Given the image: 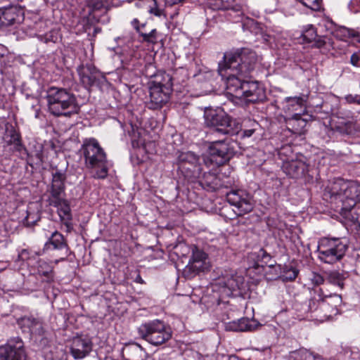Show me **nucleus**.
<instances>
[{
	"label": "nucleus",
	"mask_w": 360,
	"mask_h": 360,
	"mask_svg": "<svg viewBox=\"0 0 360 360\" xmlns=\"http://www.w3.org/2000/svg\"><path fill=\"white\" fill-rule=\"evenodd\" d=\"M307 165L299 160L285 161L282 166L283 172L290 177L295 179L302 177L307 171Z\"/></svg>",
	"instance_id": "f3484780"
},
{
	"label": "nucleus",
	"mask_w": 360,
	"mask_h": 360,
	"mask_svg": "<svg viewBox=\"0 0 360 360\" xmlns=\"http://www.w3.org/2000/svg\"><path fill=\"white\" fill-rule=\"evenodd\" d=\"M203 179L205 181V183L207 184L209 186L211 185L212 182L210 181V179H214L215 177L214 175H212V174L210 173H208V174H203Z\"/></svg>",
	"instance_id": "a18cd8bd"
},
{
	"label": "nucleus",
	"mask_w": 360,
	"mask_h": 360,
	"mask_svg": "<svg viewBox=\"0 0 360 360\" xmlns=\"http://www.w3.org/2000/svg\"><path fill=\"white\" fill-rule=\"evenodd\" d=\"M342 302V297L337 293H333L325 288H316L311 290V297L309 302L308 310L316 313V319L321 320L330 317L337 311L338 306Z\"/></svg>",
	"instance_id": "39448f33"
},
{
	"label": "nucleus",
	"mask_w": 360,
	"mask_h": 360,
	"mask_svg": "<svg viewBox=\"0 0 360 360\" xmlns=\"http://www.w3.org/2000/svg\"><path fill=\"white\" fill-rule=\"evenodd\" d=\"M22 12L16 7L0 9V27H7L20 22Z\"/></svg>",
	"instance_id": "aec40b11"
},
{
	"label": "nucleus",
	"mask_w": 360,
	"mask_h": 360,
	"mask_svg": "<svg viewBox=\"0 0 360 360\" xmlns=\"http://www.w3.org/2000/svg\"><path fill=\"white\" fill-rule=\"evenodd\" d=\"M292 360H316V356L306 349H300L290 353Z\"/></svg>",
	"instance_id": "7c9ffc66"
},
{
	"label": "nucleus",
	"mask_w": 360,
	"mask_h": 360,
	"mask_svg": "<svg viewBox=\"0 0 360 360\" xmlns=\"http://www.w3.org/2000/svg\"><path fill=\"white\" fill-rule=\"evenodd\" d=\"M29 218H30V214H28L26 217V220L27 221V223H32V221H29Z\"/></svg>",
	"instance_id": "864d4df0"
},
{
	"label": "nucleus",
	"mask_w": 360,
	"mask_h": 360,
	"mask_svg": "<svg viewBox=\"0 0 360 360\" xmlns=\"http://www.w3.org/2000/svg\"><path fill=\"white\" fill-rule=\"evenodd\" d=\"M345 278L344 274H341L338 271H331L328 274V281L330 283L338 285L342 289L344 288Z\"/></svg>",
	"instance_id": "2f4dec72"
},
{
	"label": "nucleus",
	"mask_w": 360,
	"mask_h": 360,
	"mask_svg": "<svg viewBox=\"0 0 360 360\" xmlns=\"http://www.w3.org/2000/svg\"><path fill=\"white\" fill-rule=\"evenodd\" d=\"M345 100L349 104L360 105V95L359 94H348L345 96Z\"/></svg>",
	"instance_id": "ea45409f"
},
{
	"label": "nucleus",
	"mask_w": 360,
	"mask_h": 360,
	"mask_svg": "<svg viewBox=\"0 0 360 360\" xmlns=\"http://www.w3.org/2000/svg\"><path fill=\"white\" fill-rule=\"evenodd\" d=\"M46 99L49 111L56 117H70L77 114L80 109L75 95L65 88H49Z\"/></svg>",
	"instance_id": "7ed1b4c3"
},
{
	"label": "nucleus",
	"mask_w": 360,
	"mask_h": 360,
	"mask_svg": "<svg viewBox=\"0 0 360 360\" xmlns=\"http://www.w3.org/2000/svg\"><path fill=\"white\" fill-rule=\"evenodd\" d=\"M255 131V128H252L250 129H244L243 131L242 136L243 137H250L254 134Z\"/></svg>",
	"instance_id": "49530a36"
},
{
	"label": "nucleus",
	"mask_w": 360,
	"mask_h": 360,
	"mask_svg": "<svg viewBox=\"0 0 360 360\" xmlns=\"http://www.w3.org/2000/svg\"><path fill=\"white\" fill-rule=\"evenodd\" d=\"M6 131L9 134H5L3 139L5 141L6 146H14V150L18 152L24 151L27 153L26 148L21 143L20 135L15 131L13 126L8 123L6 124Z\"/></svg>",
	"instance_id": "412c9836"
},
{
	"label": "nucleus",
	"mask_w": 360,
	"mask_h": 360,
	"mask_svg": "<svg viewBox=\"0 0 360 360\" xmlns=\"http://www.w3.org/2000/svg\"><path fill=\"white\" fill-rule=\"evenodd\" d=\"M285 110L289 112H294L298 110L301 111L304 109L306 100L304 97L301 96L287 97L285 99Z\"/></svg>",
	"instance_id": "a878e982"
},
{
	"label": "nucleus",
	"mask_w": 360,
	"mask_h": 360,
	"mask_svg": "<svg viewBox=\"0 0 360 360\" xmlns=\"http://www.w3.org/2000/svg\"><path fill=\"white\" fill-rule=\"evenodd\" d=\"M0 360H27L24 343L20 338L9 339L0 346Z\"/></svg>",
	"instance_id": "9d476101"
},
{
	"label": "nucleus",
	"mask_w": 360,
	"mask_h": 360,
	"mask_svg": "<svg viewBox=\"0 0 360 360\" xmlns=\"http://www.w3.org/2000/svg\"><path fill=\"white\" fill-rule=\"evenodd\" d=\"M122 355L124 360H144L146 352L140 345L129 342L122 347Z\"/></svg>",
	"instance_id": "6ab92c4d"
},
{
	"label": "nucleus",
	"mask_w": 360,
	"mask_h": 360,
	"mask_svg": "<svg viewBox=\"0 0 360 360\" xmlns=\"http://www.w3.org/2000/svg\"><path fill=\"white\" fill-rule=\"evenodd\" d=\"M350 63L355 67H360V51L354 53L350 57Z\"/></svg>",
	"instance_id": "a19ab883"
},
{
	"label": "nucleus",
	"mask_w": 360,
	"mask_h": 360,
	"mask_svg": "<svg viewBox=\"0 0 360 360\" xmlns=\"http://www.w3.org/2000/svg\"><path fill=\"white\" fill-rule=\"evenodd\" d=\"M224 64H219V72L226 80L229 93L238 98L255 103L262 99L264 91L257 82L244 79L254 70L257 61L256 53L243 49L236 53H226Z\"/></svg>",
	"instance_id": "f257e3e1"
},
{
	"label": "nucleus",
	"mask_w": 360,
	"mask_h": 360,
	"mask_svg": "<svg viewBox=\"0 0 360 360\" xmlns=\"http://www.w3.org/2000/svg\"><path fill=\"white\" fill-rule=\"evenodd\" d=\"M347 250V245L340 238H321L318 242V258L327 264L340 261Z\"/></svg>",
	"instance_id": "0eeeda50"
},
{
	"label": "nucleus",
	"mask_w": 360,
	"mask_h": 360,
	"mask_svg": "<svg viewBox=\"0 0 360 360\" xmlns=\"http://www.w3.org/2000/svg\"><path fill=\"white\" fill-rule=\"evenodd\" d=\"M229 203L233 205L238 215H243L252 211L253 208L250 195L243 190L231 191L226 195Z\"/></svg>",
	"instance_id": "9b49d317"
},
{
	"label": "nucleus",
	"mask_w": 360,
	"mask_h": 360,
	"mask_svg": "<svg viewBox=\"0 0 360 360\" xmlns=\"http://www.w3.org/2000/svg\"><path fill=\"white\" fill-rule=\"evenodd\" d=\"M313 41L314 43V46L319 48V49H322V48L328 49L330 46H332V43H331L330 39L326 37H318L317 36L316 39L314 40Z\"/></svg>",
	"instance_id": "4c0bfd02"
},
{
	"label": "nucleus",
	"mask_w": 360,
	"mask_h": 360,
	"mask_svg": "<svg viewBox=\"0 0 360 360\" xmlns=\"http://www.w3.org/2000/svg\"><path fill=\"white\" fill-rule=\"evenodd\" d=\"M353 33L352 29L340 27L335 30V35L337 38L341 40L347 41L348 39L352 38V35L354 34Z\"/></svg>",
	"instance_id": "f704fd0d"
},
{
	"label": "nucleus",
	"mask_w": 360,
	"mask_h": 360,
	"mask_svg": "<svg viewBox=\"0 0 360 360\" xmlns=\"http://www.w3.org/2000/svg\"><path fill=\"white\" fill-rule=\"evenodd\" d=\"M65 250L64 255L59 260L64 261L69 255V247L64 236L56 231L52 233L48 241L44 244V250Z\"/></svg>",
	"instance_id": "dca6fc26"
},
{
	"label": "nucleus",
	"mask_w": 360,
	"mask_h": 360,
	"mask_svg": "<svg viewBox=\"0 0 360 360\" xmlns=\"http://www.w3.org/2000/svg\"><path fill=\"white\" fill-rule=\"evenodd\" d=\"M259 256H262V257H269V255L263 249L259 250Z\"/></svg>",
	"instance_id": "8fccbe9b"
},
{
	"label": "nucleus",
	"mask_w": 360,
	"mask_h": 360,
	"mask_svg": "<svg viewBox=\"0 0 360 360\" xmlns=\"http://www.w3.org/2000/svg\"><path fill=\"white\" fill-rule=\"evenodd\" d=\"M302 36L306 42H312L317 37L316 30L312 25H308L302 31Z\"/></svg>",
	"instance_id": "473e14b6"
},
{
	"label": "nucleus",
	"mask_w": 360,
	"mask_h": 360,
	"mask_svg": "<svg viewBox=\"0 0 360 360\" xmlns=\"http://www.w3.org/2000/svg\"><path fill=\"white\" fill-rule=\"evenodd\" d=\"M150 86H160L161 89L171 91L172 86V78L166 73H160L154 76V79L150 82Z\"/></svg>",
	"instance_id": "cd10ccee"
},
{
	"label": "nucleus",
	"mask_w": 360,
	"mask_h": 360,
	"mask_svg": "<svg viewBox=\"0 0 360 360\" xmlns=\"http://www.w3.org/2000/svg\"><path fill=\"white\" fill-rule=\"evenodd\" d=\"M131 24L139 36L142 37L141 41L151 44H155L158 42V35L156 29H153L149 32H143L140 27L141 24L137 18H134Z\"/></svg>",
	"instance_id": "393cba45"
},
{
	"label": "nucleus",
	"mask_w": 360,
	"mask_h": 360,
	"mask_svg": "<svg viewBox=\"0 0 360 360\" xmlns=\"http://www.w3.org/2000/svg\"><path fill=\"white\" fill-rule=\"evenodd\" d=\"M189 261H209L208 255L197 246L192 247V255Z\"/></svg>",
	"instance_id": "72a5a7b5"
},
{
	"label": "nucleus",
	"mask_w": 360,
	"mask_h": 360,
	"mask_svg": "<svg viewBox=\"0 0 360 360\" xmlns=\"http://www.w3.org/2000/svg\"><path fill=\"white\" fill-rule=\"evenodd\" d=\"M297 272L295 270H293L292 271V274L290 276L289 278L290 280H293L297 277Z\"/></svg>",
	"instance_id": "3c124183"
},
{
	"label": "nucleus",
	"mask_w": 360,
	"mask_h": 360,
	"mask_svg": "<svg viewBox=\"0 0 360 360\" xmlns=\"http://www.w3.org/2000/svg\"><path fill=\"white\" fill-rule=\"evenodd\" d=\"M146 5L148 6V11L150 14L155 16H161L162 10L159 8L156 0H144Z\"/></svg>",
	"instance_id": "e433bc0d"
},
{
	"label": "nucleus",
	"mask_w": 360,
	"mask_h": 360,
	"mask_svg": "<svg viewBox=\"0 0 360 360\" xmlns=\"http://www.w3.org/2000/svg\"><path fill=\"white\" fill-rule=\"evenodd\" d=\"M92 347V342L89 338L77 336L72 340L70 352L75 359H82L89 354Z\"/></svg>",
	"instance_id": "f8f14e48"
},
{
	"label": "nucleus",
	"mask_w": 360,
	"mask_h": 360,
	"mask_svg": "<svg viewBox=\"0 0 360 360\" xmlns=\"http://www.w3.org/2000/svg\"><path fill=\"white\" fill-rule=\"evenodd\" d=\"M224 10L236 13V17L240 18L244 13L245 5L243 0H224Z\"/></svg>",
	"instance_id": "bb28decb"
},
{
	"label": "nucleus",
	"mask_w": 360,
	"mask_h": 360,
	"mask_svg": "<svg viewBox=\"0 0 360 360\" xmlns=\"http://www.w3.org/2000/svg\"><path fill=\"white\" fill-rule=\"evenodd\" d=\"M71 221H72V219L61 220L62 224L66 228L65 231L67 233L71 232L72 229H73V226H72V224Z\"/></svg>",
	"instance_id": "37998d69"
},
{
	"label": "nucleus",
	"mask_w": 360,
	"mask_h": 360,
	"mask_svg": "<svg viewBox=\"0 0 360 360\" xmlns=\"http://www.w3.org/2000/svg\"><path fill=\"white\" fill-rule=\"evenodd\" d=\"M180 168L191 172L192 176L200 178L201 167L199 165V158L193 152H186L179 155Z\"/></svg>",
	"instance_id": "4468645a"
},
{
	"label": "nucleus",
	"mask_w": 360,
	"mask_h": 360,
	"mask_svg": "<svg viewBox=\"0 0 360 360\" xmlns=\"http://www.w3.org/2000/svg\"><path fill=\"white\" fill-rule=\"evenodd\" d=\"M211 6L213 9L224 10V0H214Z\"/></svg>",
	"instance_id": "79ce46f5"
},
{
	"label": "nucleus",
	"mask_w": 360,
	"mask_h": 360,
	"mask_svg": "<svg viewBox=\"0 0 360 360\" xmlns=\"http://www.w3.org/2000/svg\"><path fill=\"white\" fill-rule=\"evenodd\" d=\"M81 152L87 169H94V177L105 179L108 174L109 162L107 154L95 138H88L83 141Z\"/></svg>",
	"instance_id": "20e7f679"
},
{
	"label": "nucleus",
	"mask_w": 360,
	"mask_h": 360,
	"mask_svg": "<svg viewBox=\"0 0 360 360\" xmlns=\"http://www.w3.org/2000/svg\"><path fill=\"white\" fill-rule=\"evenodd\" d=\"M288 124L292 127L294 133L302 134L307 125V121L301 117L300 113H295L288 119Z\"/></svg>",
	"instance_id": "c756f323"
},
{
	"label": "nucleus",
	"mask_w": 360,
	"mask_h": 360,
	"mask_svg": "<svg viewBox=\"0 0 360 360\" xmlns=\"http://www.w3.org/2000/svg\"><path fill=\"white\" fill-rule=\"evenodd\" d=\"M226 286L230 290H234L236 288H238L237 283H235V281L233 279H230L226 283Z\"/></svg>",
	"instance_id": "c03bdc74"
},
{
	"label": "nucleus",
	"mask_w": 360,
	"mask_h": 360,
	"mask_svg": "<svg viewBox=\"0 0 360 360\" xmlns=\"http://www.w3.org/2000/svg\"><path fill=\"white\" fill-rule=\"evenodd\" d=\"M360 185L354 181L338 179L329 182L323 192V199L328 201L333 209L345 219L359 222V215L354 207L359 200Z\"/></svg>",
	"instance_id": "f03ea898"
},
{
	"label": "nucleus",
	"mask_w": 360,
	"mask_h": 360,
	"mask_svg": "<svg viewBox=\"0 0 360 360\" xmlns=\"http://www.w3.org/2000/svg\"><path fill=\"white\" fill-rule=\"evenodd\" d=\"M353 34L352 38L358 43H360V32L358 30H353Z\"/></svg>",
	"instance_id": "de8ad7c7"
},
{
	"label": "nucleus",
	"mask_w": 360,
	"mask_h": 360,
	"mask_svg": "<svg viewBox=\"0 0 360 360\" xmlns=\"http://www.w3.org/2000/svg\"><path fill=\"white\" fill-rule=\"evenodd\" d=\"M204 117L206 125L220 134L233 135L237 133V129L232 126L231 117L221 109H207Z\"/></svg>",
	"instance_id": "1a4fd4ad"
},
{
	"label": "nucleus",
	"mask_w": 360,
	"mask_h": 360,
	"mask_svg": "<svg viewBox=\"0 0 360 360\" xmlns=\"http://www.w3.org/2000/svg\"><path fill=\"white\" fill-rule=\"evenodd\" d=\"M80 79L86 87H91L96 83L98 73L96 71H91L90 69H83L79 72Z\"/></svg>",
	"instance_id": "c85d7f7f"
},
{
	"label": "nucleus",
	"mask_w": 360,
	"mask_h": 360,
	"mask_svg": "<svg viewBox=\"0 0 360 360\" xmlns=\"http://www.w3.org/2000/svg\"><path fill=\"white\" fill-rule=\"evenodd\" d=\"M138 331L142 339L155 346L165 344L172 337L171 328L159 319L141 324Z\"/></svg>",
	"instance_id": "423d86ee"
},
{
	"label": "nucleus",
	"mask_w": 360,
	"mask_h": 360,
	"mask_svg": "<svg viewBox=\"0 0 360 360\" xmlns=\"http://www.w3.org/2000/svg\"><path fill=\"white\" fill-rule=\"evenodd\" d=\"M65 178V174L62 171L56 170L52 173V181L49 189L50 196L48 200L54 199L56 201L57 199L58 200V198L63 197Z\"/></svg>",
	"instance_id": "2eb2a0df"
},
{
	"label": "nucleus",
	"mask_w": 360,
	"mask_h": 360,
	"mask_svg": "<svg viewBox=\"0 0 360 360\" xmlns=\"http://www.w3.org/2000/svg\"><path fill=\"white\" fill-rule=\"evenodd\" d=\"M86 6L89 8L88 14L90 15L94 11L103 8L104 4L103 0H86Z\"/></svg>",
	"instance_id": "c9c22d12"
},
{
	"label": "nucleus",
	"mask_w": 360,
	"mask_h": 360,
	"mask_svg": "<svg viewBox=\"0 0 360 360\" xmlns=\"http://www.w3.org/2000/svg\"><path fill=\"white\" fill-rule=\"evenodd\" d=\"M258 324L255 320H250L247 318H242L236 321H232L225 324V329L227 331L245 332L252 331L257 328Z\"/></svg>",
	"instance_id": "a211bd4d"
},
{
	"label": "nucleus",
	"mask_w": 360,
	"mask_h": 360,
	"mask_svg": "<svg viewBox=\"0 0 360 360\" xmlns=\"http://www.w3.org/2000/svg\"><path fill=\"white\" fill-rule=\"evenodd\" d=\"M146 25V23H142V24L140 25L141 29V30H142L143 32H146V30H145Z\"/></svg>",
	"instance_id": "603ef678"
},
{
	"label": "nucleus",
	"mask_w": 360,
	"mask_h": 360,
	"mask_svg": "<svg viewBox=\"0 0 360 360\" xmlns=\"http://www.w3.org/2000/svg\"><path fill=\"white\" fill-rule=\"evenodd\" d=\"M233 150L226 140L212 141L209 144L204 162L207 166H221L233 157Z\"/></svg>",
	"instance_id": "6e6552de"
},
{
	"label": "nucleus",
	"mask_w": 360,
	"mask_h": 360,
	"mask_svg": "<svg viewBox=\"0 0 360 360\" xmlns=\"http://www.w3.org/2000/svg\"><path fill=\"white\" fill-rule=\"evenodd\" d=\"M19 257L22 259H27L29 257H28V251L27 250H22L20 254H19Z\"/></svg>",
	"instance_id": "09e8293b"
},
{
	"label": "nucleus",
	"mask_w": 360,
	"mask_h": 360,
	"mask_svg": "<svg viewBox=\"0 0 360 360\" xmlns=\"http://www.w3.org/2000/svg\"><path fill=\"white\" fill-rule=\"evenodd\" d=\"M169 90L161 89L160 86H149L150 101L148 106L150 109L161 108L169 100Z\"/></svg>",
	"instance_id": "ddd939ff"
},
{
	"label": "nucleus",
	"mask_w": 360,
	"mask_h": 360,
	"mask_svg": "<svg viewBox=\"0 0 360 360\" xmlns=\"http://www.w3.org/2000/svg\"><path fill=\"white\" fill-rule=\"evenodd\" d=\"M210 267L209 261H189L184 268L183 274L186 278L190 279L200 272L208 270Z\"/></svg>",
	"instance_id": "5701e85b"
},
{
	"label": "nucleus",
	"mask_w": 360,
	"mask_h": 360,
	"mask_svg": "<svg viewBox=\"0 0 360 360\" xmlns=\"http://www.w3.org/2000/svg\"><path fill=\"white\" fill-rule=\"evenodd\" d=\"M49 205L58 208V214L61 220L72 219V214L70 205L63 197L58 198L57 200H48Z\"/></svg>",
	"instance_id": "b1692460"
},
{
	"label": "nucleus",
	"mask_w": 360,
	"mask_h": 360,
	"mask_svg": "<svg viewBox=\"0 0 360 360\" xmlns=\"http://www.w3.org/2000/svg\"><path fill=\"white\" fill-rule=\"evenodd\" d=\"M311 281V283L314 285V287L313 288H327L326 285H324L323 277L319 274H315V273L313 274Z\"/></svg>",
	"instance_id": "58836bf2"
},
{
	"label": "nucleus",
	"mask_w": 360,
	"mask_h": 360,
	"mask_svg": "<svg viewBox=\"0 0 360 360\" xmlns=\"http://www.w3.org/2000/svg\"><path fill=\"white\" fill-rule=\"evenodd\" d=\"M18 324L24 330L31 334L41 335L43 333V327L41 322L32 316H25L18 321Z\"/></svg>",
	"instance_id": "4be33fe9"
}]
</instances>
